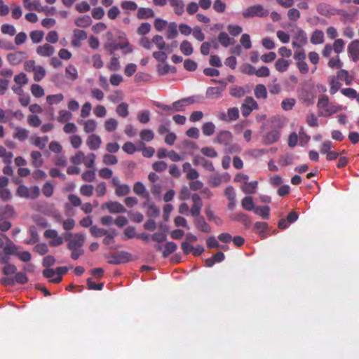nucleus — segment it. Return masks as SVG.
Returning <instances> with one entry per match:
<instances>
[{
    "label": "nucleus",
    "instance_id": "nucleus-1",
    "mask_svg": "<svg viewBox=\"0 0 359 359\" xmlns=\"http://www.w3.org/2000/svg\"><path fill=\"white\" fill-rule=\"evenodd\" d=\"M193 201L191 208L190 214L194 217V222L196 229L204 233H210L211 231L210 226L205 222L203 217L201 216V211L203 207L201 198L198 194L191 195Z\"/></svg>",
    "mask_w": 359,
    "mask_h": 359
},
{
    "label": "nucleus",
    "instance_id": "nucleus-2",
    "mask_svg": "<svg viewBox=\"0 0 359 359\" xmlns=\"http://www.w3.org/2000/svg\"><path fill=\"white\" fill-rule=\"evenodd\" d=\"M249 176L243 173H238L233 181L235 182L241 183L240 189L242 191L246 194H254L256 192V189L258 187L257 181L249 182Z\"/></svg>",
    "mask_w": 359,
    "mask_h": 359
},
{
    "label": "nucleus",
    "instance_id": "nucleus-3",
    "mask_svg": "<svg viewBox=\"0 0 359 359\" xmlns=\"http://www.w3.org/2000/svg\"><path fill=\"white\" fill-rule=\"evenodd\" d=\"M269 14V11L261 4H256L248 7L243 11L242 15L244 18H252L255 17L265 18Z\"/></svg>",
    "mask_w": 359,
    "mask_h": 359
},
{
    "label": "nucleus",
    "instance_id": "nucleus-4",
    "mask_svg": "<svg viewBox=\"0 0 359 359\" xmlns=\"http://www.w3.org/2000/svg\"><path fill=\"white\" fill-rule=\"evenodd\" d=\"M280 136V127L273 124L271 130L265 134L263 138V143L265 144H273L278 141Z\"/></svg>",
    "mask_w": 359,
    "mask_h": 359
},
{
    "label": "nucleus",
    "instance_id": "nucleus-5",
    "mask_svg": "<svg viewBox=\"0 0 359 359\" xmlns=\"http://www.w3.org/2000/svg\"><path fill=\"white\" fill-rule=\"evenodd\" d=\"M65 241H69L67 248H82L85 243V237L80 233H76L72 237V234L69 233L66 236Z\"/></svg>",
    "mask_w": 359,
    "mask_h": 359
},
{
    "label": "nucleus",
    "instance_id": "nucleus-6",
    "mask_svg": "<svg viewBox=\"0 0 359 359\" xmlns=\"http://www.w3.org/2000/svg\"><path fill=\"white\" fill-rule=\"evenodd\" d=\"M258 108L257 102L252 97H247L241 105V113L244 117L248 116L254 109Z\"/></svg>",
    "mask_w": 359,
    "mask_h": 359
},
{
    "label": "nucleus",
    "instance_id": "nucleus-7",
    "mask_svg": "<svg viewBox=\"0 0 359 359\" xmlns=\"http://www.w3.org/2000/svg\"><path fill=\"white\" fill-rule=\"evenodd\" d=\"M102 209H107L112 214L125 213L127 212L126 208L118 201H109L102 205Z\"/></svg>",
    "mask_w": 359,
    "mask_h": 359
},
{
    "label": "nucleus",
    "instance_id": "nucleus-8",
    "mask_svg": "<svg viewBox=\"0 0 359 359\" xmlns=\"http://www.w3.org/2000/svg\"><path fill=\"white\" fill-rule=\"evenodd\" d=\"M105 48L111 54L118 49H123L126 54L133 51V48L128 41L118 43H109L105 46Z\"/></svg>",
    "mask_w": 359,
    "mask_h": 359
},
{
    "label": "nucleus",
    "instance_id": "nucleus-9",
    "mask_svg": "<svg viewBox=\"0 0 359 359\" xmlns=\"http://www.w3.org/2000/svg\"><path fill=\"white\" fill-rule=\"evenodd\" d=\"M28 57L25 51H15L7 55V60L11 65H18Z\"/></svg>",
    "mask_w": 359,
    "mask_h": 359
},
{
    "label": "nucleus",
    "instance_id": "nucleus-10",
    "mask_svg": "<svg viewBox=\"0 0 359 359\" xmlns=\"http://www.w3.org/2000/svg\"><path fill=\"white\" fill-rule=\"evenodd\" d=\"M232 138L233 135L231 132L222 130L217 133L214 142L227 146L231 142Z\"/></svg>",
    "mask_w": 359,
    "mask_h": 359
},
{
    "label": "nucleus",
    "instance_id": "nucleus-11",
    "mask_svg": "<svg viewBox=\"0 0 359 359\" xmlns=\"http://www.w3.org/2000/svg\"><path fill=\"white\" fill-rule=\"evenodd\" d=\"M87 39V33L84 30L75 29L73 31L72 45L74 47H80L81 41Z\"/></svg>",
    "mask_w": 359,
    "mask_h": 359
},
{
    "label": "nucleus",
    "instance_id": "nucleus-12",
    "mask_svg": "<svg viewBox=\"0 0 359 359\" xmlns=\"http://www.w3.org/2000/svg\"><path fill=\"white\" fill-rule=\"evenodd\" d=\"M348 53L353 62L359 60V39L351 41L348 46Z\"/></svg>",
    "mask_w": 359,
    "mask_h": 359
},
{
    "label": "nucleus",
    "instance_id": "nucleus-13",
    "mask_svg": "<svg viewBox=\"0 0 359 359\" xmlns=\"http://www.w3.org/2000/svg\"><path fill=\"white\" fill-rule=\"evenodd\" d=\"M54 53V47L49 43H44L36 48V53L41 57H50Z\"/></svg>",
    "mask_w": 359,
    "mask_h": 359
},
{
    "label": "nucleus",
    "instance_id": "nucleus-14",
    "mask_svg": "<svg viewBox=\"0 0 359 359\" xmlns=\"http://www.w3.org/2000/svg\"><path fill=\"white\" fill-rule=\"evenodd\" d=\"M342 110V107L340 105H335L332 103H330L328 107L324 110L318 111L319 116L329 117L332 114Z\"/></svg>",
    "mask_w": 359,
    "mask_h": 359
},
{
    "label": "nucleus",
    "instance_id": "nucleus-15",
    "mask_svg": "<svg viewBox=\"0 0 359 359\" xmlns=\"http://www.w3.org/2000/svg\"><path fill=\"white\" fill-rule=\"evenodd\" d=\"M193 163L195 165H202L203 167L208 171H215V167L212 161L205 159L201 156H196L193 160Z\"/></svg>",
    "mask_w": 359,
    "mask_h": 359
},
{
    "label": "nucleus",
    "instance_id": "nucleus-16",
    "mask_svg": "<svg viewBox=\"0 0 359 359\" xmlns=\"http://www.w3.org/2000/svg\"><path fill=\"white\" fill-rule=\"evenodd\" d=\"M86 144L90 150H97L100 147L102 140L100 136L92 134L88 137Z\"/></svg>",
    "mask_w": 359,
    "mask_h": 359
},
{
    "label": "nucleus",
    "instance_id": "nucleus-17",
    "mask_svg": "<svg viewBox=\"0 0 359 359\" xmlns=\"http://www.w3.org/2000/svg\"><path fill=\"white\" fill-rule=\"evenodd\" d=\"M170 6L173 8L174 13L180 16L184 12V4L183 0H168Z\"/></svg>",
    "mask_w": 359,
    "mask_h": 359
},
{
    "label": "nucleus",
    "instance_id": "nucleus-18",
    "mask_svg": "<svg viewBox=\"0 0 359 359\" xmlns=\"http://www.w3.org/2000/svg\"><path fill=\"white\" fill-rule=\"evenodd\" d=\"M137 17L140 20H144L154 17V12L150 8H139L137 13Z\"/></svg>",
    "mask_w": 359,
    "mask_h": 359
},
{
    "label": "nucleus",
    "instance_id": "nucleus-19",
    "mask_svg": "<svg viewBox=\"0 0 359 359\" xmlns=\"http://www.w3.org/2000/svg\"><path fill=\"white\" fill-rule=\"evenodd\" d=\"M29 136V131L21 127H16L15 132L14 133L13 137L14 139L19 140L20 142L25 141Z\"/></svg>",
    "mask_w": 359,
    "mask_h": 359
},
{
    "label": "nucleus",
    "instance_id": "nucleus-20",
    "mask_svg": "<svg viewBox=\"0 0 359 359\" xmlns=\"http://www.w3.org/2000/svg\"><path fill=\"white\" fill-rule=\"evenodd\" d=\"M311 43L314 45L321 44L324 42V33L323 31L316 29L310 39Z\"/></svg>",
    "mask_w": 359,
    "mask_h": 359
},
{
    "label": "nucleus",
    "instance_id": "nucleus-21",
    "mask_svg": "<svg viewBox=\"0 0 359 359\" xmlns=\"http://www.w3.org/2000/svg\"><path fill=\"white\" fill-rule=\"evenodd\" d=\"M32 164L35 168H40L43 163L42 156L39 151H32L31 152Z\"/></svg>",
    "mask_w": 359,
    "mask_h": 359
},
{
    "label": "nucleus",
    "instance_id": "nucleus-22",
    "mask_svg": "<svg viewBox=\"0 0 359 359\" xmlns=\"http://www.w3.org/2000/svg\"><path fill=\"white\" fill-rule=\"evenodd\" d=\"M233 220L241 222L246 228H249L251 224V219L249 216L243 212H238L235 214Z\"/></svg>",
    "mask_w": 359,
    "mask_h": 359
},
{
    "label": "nucleus",
    "instance_id": "nucleus-23",
    "mask_svg": "<svg viewBox=\"0 0 359 359\" xmlns=\"http://www.w3.org/2000/svg\"><path fill=\"white\" fill-rule=\"evenodd\" d=\"M133 191L138 196L142 197H147L148 191L146 190L144 185L141 182H137L133 186Z\"/></svg>",
    "mask_w": 359,
    "mask_h": 359
},
{
    "label": "nucleus",
    "instance_id": "nucleus-24",
    "mask_svg": "<svg viewBox=\"0 0 359 359\" xmlns=\"http://www.w3.org/2000/svg\"><path fill=\"white\" fill-rule=\"evenodd\" d=\"M254 93L257 99H266L267 97V90L263 84H257L255 88Z\"/></svg>",
    "mask_w": 359,
    "mask_h": 359
},
{
    "label": "nucleus",
    "instance_id": "nucleus-25",
    "mask_svg": "<svg viewBox=\"0 0 359 359\" xmlns=\"http://www.w3.org/2000/svg\"><path fill=\"white\" fill-rule=\"evenodd\" d=\"M48 141V136L35 137L32 138V144L40 149H43Z\"/></svg>",
    "mask_w": 359,
    "mask_h": 359
},
{
    "label": "nucleus",
    "instance_id": "nucleus-26",
    "mask_svg": "<svg viewBox=\"0 0 359 359\" xmlns=\"http://www.w3.org/2000/svg\"><path fill=\"white\" fill-rule=\"evenodd\" d=\"M92 20L89 15H83L75 20V25L80 27H88L91 25Z\"/></svg>",
    "mask_w": 359,
    "mask_h": 359
},
{
    "label": "nucleus",
    "instance_id": "nucleus-27",
    "mask_svg": "<svg viewBox=\"0 0 359 359\" xmlns=\"http://www.w3.org/2000/svg\"><path fill=\"white\" fill-rule=\"evenodd\" d=\"M181 52L187 56L191 55L194 52L192 44L187 40L183 41L180 46Z\"/></svg>",
    "mask_w": 359,
    "mask_h": 359
},
{
    "label": "nucleus",
    "instance_id": "nucleus-28",
    "mask_svg": "<svg viewBox=\"0 0 359 359\" xmlns=\"http://www.w3.org/2000/svg\"><path fill=\"white\" fill-rule=\"evenodd\" d=\"M13 154L11 151H7L6 148L0 145V158L4 163H11Z\"/></svg>",
    "mask_w": 359,
    "mask_h": 359
},
{
    "label": "nucleus",
    "instance_id": "nucleus-29",
    "mask_svg": "<svg viewBox=\"0 0 359 359\" xmlns=\"http://www.w3.org/2000/svg\"><path fill=\"white\" fill-rule=\"evenodd\" d=\"M241 206L242 208L247 210L251 211L255 210V204L253 202L252 197L251 196H245L241 201Z\"/></svg>",
    "mask_w": 359,
    "mask_h": 359
},
{
    "label": "nucleus",
    "instance_id": "nucleus-30",
    "mask_svg": "<svg viewBox=\"0 0 359 359\" xmlns=\"http://www.w3.org/2000/svg\"><path fill=\"white\" fill-rule=\"evenodd\" d=\"M4 251L8 255H17L18 247L7 238L6 245L4 248Z\"/></svg>",
    "mask_w": 359,
    "mask_h": 359
},
{
    "label": "nucleus",
    "instance_id": "nucleus-31",
    "mask_svg": "<svg viewBox=\"0 0 359 359\" xmlns=\"http://www.w3.org/2000/svg\"><path fill=\"white\" fill-rule=\"evenodd\" d=\"M177 244L174 242H168L164 245L163 251V257H168L170 254L173 253L177 250Z\"/></svg>",
    "mask_w": 359,
    "mask_h": 359
},
{
    "label": "nucleus",
    "instance_id": "nucleus-32",
    "mask_svg": "<svg viewBox=\"0 0 359 359\" xmlns=\"http://www.w3.org/2000/svg\"><path fill=\"white\" fill-rule=\"evenodd\" d=\"M55 271L56 276L55 278L51 280V282L54 283H59L62 279V276L67 273L68 269L66 266H59L55 269Z\"/></svg>",
    "mask_w": 359,
    "mask_h": 359
},
{
    "label": "nucleus",
    "instance_id": "nucleus-33",
    "mask_svg": "<svg viewBox=\"0 0 359 359\" xmlns=\"http://www.w3.org/2000/svg\"><path fill=\"white\" fill-rule=\"evenodd\" d=\"M215 131V126L212 122H206L202 126L203 134L205 136H210Z\"/></svg>",
    "mask_w": 359,
    "mask_h": 359
},
{
    "label": "nucleus",
    "instance_id": "nucleus-34",
    "mask_svg": "<svg viewBox=\"0 0 359 359\" xmlns=\"http://www.w3.org/2000/svg\"><path fill=\"white\" fill-rule=\"evenodd\" d=\"M116 114L123 118H126L128 116V104L126 102H121L119 104L116 109Z\"/></svg>",
    "mask_w": 359,
    "mask_h": 359
},
{
    "label": "nucleus",
    "instance_id": "nucleus-35",
    "mask_svg": "<svg viewBox=\"0 0 359 359\" xmlns=\"http://www.w3.org/2000/svg\"><path fill=\"white\" fill-rule=\"evenodd\" d=\"M232 41L234 40L230 38L224 32H220L218 35V41L224 47H227L232 43Z\"/></svg>",
    "mask_w": 359,
    "mask_h": 359
},
{
    "label": "nucleus",
    "instance_id": "nucleus-36",
    "mask_svg": "<svg viewBox=\"0 0 359 359\" xmlns=\"http://www.w3.org/2000/svg\"><path fill=\"white\" fill-rule=\"evenodd\" d=\"M290 65V62L288 60H284L283 58L277 60L275 63V67L277 71L279 72H285Z\"/></svg>",
    "mask_w": 359,
    "mask_h": 359
},
{
    "label": "nucleus",
    "instance_id": "nucleus-37",
    "mask_svg": "<svg viewBox=\"0 0 359 359\" xmlns=\"http://www.w3.org/2000/svg\"><path fill=\"white\" fill-rule=\"evenodd\" d=\"M267 228L268 224L264 222H257L254 225V229L263 238L266 236L265 231H266Z\"/></svg>",
    "mask_w": 359,
    "mask_h": 359
},
{
    "label": "nucleus",
    "instance_id": "nucleus-38",
    "mask_svg": "<svg viewBox=\"0 0 359 359\" xmlns=\"http://www.w3.org/2000/svg\"><path fill=\"white\" fill-rule=\"evenodd\" d=\"M33 73L34 80L35 81H40L45 77L46 72L42 66L38 65L37 67L33 72Z\"/></svg>",
    "mask_w": 359,
    "mask_h": 359
},
{
    "label": "nucleus",
    "instance_id": "nucleus-39",
    "mask_svg": "<svg viewBox=\"0 0 359 359\" xmlns=\"http://www.w3.org/2000/svg\"><path fill=\"white\" fill-rule=\"evenodd\" d=\"M178 34L177 29V25L175 22H170L168 26L166 32V37L168 39H172L175 38Z\"/></svg>",
    "mask_w": 359,
    "mask_h": 359
},
{
    "label": "nucleus",
    "instance_id": "nucleus-40",
    "mask_svg": "<svg viewBox=\"0 0 359 359\" xmlns=\"http://www.w3.org/2000/svg\"><path fill=\"white\" fill-rule=\"evenodd\" d=\"M130 192V188L128 184H121L116 189H115V194L117 196H125Z\"/></svg>",
    "mask_w": 359,
    "mask_h": 359
},
{
    "label": "nucleus",
    "instance_id": "nucleus-41",
    "mask_svg": "<svg viewBox=\"0 0 359 359\" xmlns=\"http://www.w3.org/2000/svg\"><path fill=\"white\" fill-rule=\"evenodd\" d=\"M97 128V123L93 119H88L83 123V130L86 133H93Z\"/></svg>",
    "mask_w": 359,
    "mask_h": 359
},
{
    "label": "nucleus",
    "instance_id": "nucleus-42",
    "mask_svg": "<svg viewBox=\"0 0 359 359\" xmlns=\"http://www.w3.org/2000/svg\"><path fill=\"white\" fill-rule=\"evenodd\" d=\"M58 115L57 120L60 123H65L72 118V114L65 109L59 111Z\"/></svg>",
    "mask_w": 359,
    "mask_h": 359
},
{
    "label": "nucleus",
    "instance_id": "nucleus-43",
    "mask_svg": "<svg viewBox=\"0 0 359 359\" xmlns=\"http://www.w3.org/2000/svg\"><path fill=\"white\" fill-rule=\"evenodd\" d=\"M337 78L341 81H344L346 85H350L352 81V78L349 76L348 71L345 69H340L337 72Z\"/></svg>",
    "mask_w": 359,
    "mask_h": 359
},
{
    "label": "nucleus",
    "instance_id": "nucleus-44",
    "mask_svg": "<svg viewBox=\"0 0 359 359\" xmlns=\"http://www.w3.org/2000/svg\"><path fill=\"white\" fill-rule=\"evenodd\" d=\"M330 104L329 97L326 95H321L318 100L317 107L319 111L326 109Z\"/></svg>",
    "mask_w": 359,
    "mask_h": 359
},
{
    "label": "nucleus",
    "instance_id": "nucleus-45",
    "mask_svg": "<svg viewBox=\"0 0 359 359\" xmlns=\"http://www.w3.org/2000/svg\"><path fill=\"white\" fill-rule=\"evenodd\" d=\"M254 212L255 214L262 216L264 219H269L270 208L267 205L262 207H257L255 208Z\"/></svg>",
    "mask_w": 359,
    "mask_h": 359
},
{
    "label": "nucleus",
    "instance_id": "nucleus-46",
    "mask_svg": "<svg viewBox=\"0 0 359 359\" xmlns=\"http://www.w3.org/2000/svg\"><path fill=\"white\" fill-rule=\"evenodd\" d=\"M66 76L72 81L78 78V72L76 67L72 65H68L65 69Z\"/></svg>",
    "mask_w": 359,
    "mask_h": 359
},
{
    "label": "nucleus",
    "instance_id": "nucleus-47",
    "mask_svg": "<svg viewBox=\"0 0 359 359\" xmlns=\"http://www.w3.org/2000/svg\"><path fill=\"white\" fill-rule=\"evenodd\" d=\"M29 36L34 43H39L42 41L44 32L41 30H34L30 32Z\"/></svg>",
    "mask_w": 359,
    "mask_h": 359
},
{
    "label": "nucleus",
    "instance_id": "nucleus-48",
    "mask_svg": "<svg viewBox=\"0 0 359 359\" xmlns=\"http://www.w3.org/2000/svg\"><path fill=\"white\" fill-rule=\"evenodd\" d=\"M32 94L36 97H41L44 95L43 88L39 84H32L30 88Z\"/></svg>",
    "mask_w": 359,
    "mask_h": 359
},
{
    "label": "nucleus",
    "instance_id": "nucleus-49",
    "mask_svg": "<svg viewBox=\"0 0 359 359\" xmlns=\"http://www.w3.org/2000/svg\"><path fill=\"white\" fill-rule=\"evenodd\" d=\"M121 7L126 11H134L137 9V4L133 1H123L121 4Z\"/></svg>",
    "mask_w": 359,
    "mask_h": 359
},
{
    "label": "nucleus",
    "instance_id": "nucleus-50",
    "mask_svg": "<svg viewBox=\"0 0 359 359\" xmlns=\"http://www.w3.org/2000/svg\"><path fill=\"white\" fill-rule=\"evenodd\" d=\"M117 126L118 121L114 118H108L104 122V128L108 132L114 131L116 129Z\"/></svg>",
    "mask_w": 359,
    "mask_h": 359
},
{
    "label": "nucleus",
    "instance_id": "nucleus-51",
    "mask_svg": "<svg viewBox=\"0 0 359 359\" xmlns=\"http://www.w3.org/2000/svg\"><path fill=\"white\" fill-rule=\"evenodd\" d=\"M1 31L4 34H8L11 36H13L16 34V29L15 27L10 24L2 25L1 27Z\"/></svg>",
    "mask_w": 359,
    "mask_h": 359
},
{
    "label": "nucleus",
    "instance_id": "nucleus-52",
    "mask_svg": "<svg viewBox=\"0 0 359 359\" xmlns=\"http://www.w3.org/2000/svg\"><path fill=\"white\" fill-rule=\"evenodd\" d=\"M90 233L94 237H101V236H103L104 235H107V233L108 232L107 230H106L104 229L99 228V227H97L95 225L90 226Z\"/></svg>",
    "mask_w": 359,
    "mask_h": 359
},
{
    "label": "nucleus",
    "instance_id": "nucleus-53",
    "mask_svg": "<svg viewBox=\"0 0 359 359\" xmlns=\"http://www.w3.org/2000/svg\"><path fill=\"white\" fill-rule=\"evenodd\" d=\"M222 93V89L219 87H210L208 88L206 92V95L210 98H217L220 97Z\"/></svg>",
    "mask_w": 359,
    "mask_h": 359
},
{
    "label": "nucleus",
    "instance_id": "nucleus-54",
    "mask_svg": "<svg viewBox=\"0 0 359 359\" xmlns=\"http://www.w3.org/2000/svg\"><path fill=\"white\" fill-rule=\"evenodd\" d=\"M64 96L62 94L50 95L46 97V101L49 104H57L62 101Z\"/></svg>",
    "mask_w": 359,
    "mask_h": 359
},
{
    "label": "nucleus",
    "instance_id": "nucleus-55",
    "mask_svg": "<svg viewBox=\"0 0 359 359\" xmlns=\"http://www.w3.org/2000/svg\"><path fill=\"white\" fill-rule=\"evenodd\" d=\"M108 99L113 103H116L123 99V94L121 90H116L108 96Z\"/></svg>",
    "mask_w": 359,
    "mask_h": 359
},
{
    "label": "nucleus",
    "instance_id": "nucleus-56",
    "mask_svg": "<svg viewBox=\"0 0 359 359\" xmlns=\"http://www.w3.org/2000/svg\"><path fill=\"white\" fill-rule=\"evenodd\" d=\"M296 100L294 98H286L281 102V107L285 111L291 110L295 105Z\"/></svg>",
    "mask_w": 359,
    "mask_h": 359
},
{
    "label": "nucleus",
    "instance_id": "nucleus-57",
    "mask_svg": "<svg viewBox=\"0 0 359 359\" xmlns=\"http://www.w3.org/2000/svg\"><path fill=\"white\" fill-rule=\"evenodd\" d=\"M140 136L142 140L150 142L154 139V134L151 130L144 129L140 132Z\"/></svg>",
    "mask_w": 359,
    "mask_h": 359
},
{
    "label": "nucleus",
    "instance_id": "nucleus-58",
    "mask_svg": "<svg viewBox=\"0 0 359 359\" xmlns=\"http://www.w3.org/2000/svg\"><path fill=\"white\" fill-rule=\"evenodd\" d=\"M13 80L16 85H19V86H22L23 85H26L28 83L27 76L23 72L15 75L14 76Z\"/></svg>",
    "mask_w": 359,
    "mask_h": 359
},
{
    "label": "nucleus",
    "instance_id": "nucleus-59",
    "mask_svg": "<svg viewBox=\"0 0 359 359\" xmlns=\"http://www.w3.org/2000/svg\"><path fill=\"white\" fill-rule=\"evenodd\" d=\"M295 39L301 44L305 45L308 42V39L306 32L303 29H298L295 34Z\"/></svg>",
    "mask_w": 359,
    "mask_h": 359
},
{
    "label": "nucleus",
    "instance_id": "nucleus-60",
    "mask_svg": "<svg viewBox=\"0 0 359 359\" xmlns=\"http://www.w3.org/2000/svg\"><path fill=\"white\" fill-rule=\"evenodd\" d=\"M222 182V176L219 174H215L210 176L209 184L214 187H219Z\"/></svg>",
    "mask_w": 359,
    "mask_h": 359
},
{
    "label": "nucleus",
    "instance_id": "nucleus-61",
    "mask_svg": "<svg viewBox=\"0 0 359 359\" xmlns=\"http://www.w3.org/2000/svg\"><path fill=\"white\" fill-rule=\"evenodd\" d=\"M94 187L91 184H83L80 187V194L85 196L93 195Z\"/></svg>",
    "mask_w": 359,
    "mask_h": 359
},
{
    "label": "nucleus",
    "instance_id": "nucleus-62",
    "mask_svg": "<svg viewBox=\"0 0 359 359\" xmlns=\"http://www.w3.org/2000/svg\"><path fill=\"white\" fill-rule=\"evenodd\" d=\"M107 67L111 71H118L120 69V62L118 57L116 56H113L111 59L110 62L108 64Z\"/></svg>",
    "mask_w": 359,
    "mask_h": 359
},
{
    "label": "nucleus",
    "instance_id": "nucleus-63",
    "mask_svg": "<svg viewBox=\"0 0 359 359\" xmlns=\"http://www.w3.org/2000/svg\"><path fill=\"white\" fill-rule=\"evenodd\" d=\"M151 26L149 22H142L137 28V34L139 35L144 36L148 34L151 30Z\"/></svg>",
    "mask_w": 359,
    "mask_h": 359
},
{
    "label": "nucleus",
    "instance_id": "nucleus-64",
    "mask_svg": "<svg viewBox=\"0 0 359 359\" xmlns=\"http://www.w3.org/2000/svg\"><path fill=\"white\" fill-rule=\"evenodd\" d=\"M201 152L205 156L210 158H215L217 156V152L215 149L210 147H205L201 149Z\"/></svg>",
    "mask_w": 359,
    "mask_h": 359
}]
</instances>
